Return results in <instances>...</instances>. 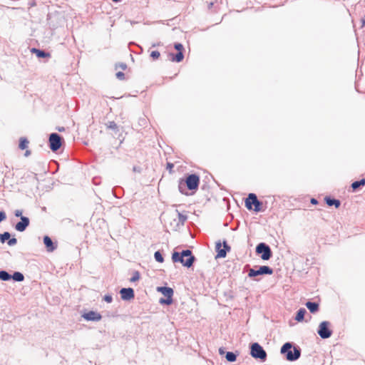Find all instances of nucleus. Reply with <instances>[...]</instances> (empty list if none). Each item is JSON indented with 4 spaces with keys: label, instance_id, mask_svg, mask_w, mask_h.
<instances>
[{
    "label": "nucleus",
    "instance_id": "4468645a",
    "mask_svg": "<svg viewBox=\"0 0 365 365\" xmlns=\"http://www.w3.org/2000/svg\"><path fill=\"white\" fill-rule=\"evenodd\" d=\"M43 243H44L48 252H53L56 248V246L54 245L52 240L48 236H44Z\"/></svg>",
    "mask_w": 365,
    "mask_h": 365
},
{
    "label": "nucleus",
    "instance_id": "58836bf2",
    "mask_svg": "<svg viewBox=\"0 0 365 365\" xmlns=\"http://www.w3.org/2000/svg\"><path fill=\"white\" fill-rule=\"evenodd\" d=\"M124 76H125L124 73H123L121 71H119V72L116 73V77H117V78H118L120 80L124 79Z\"/></svg>",
    "mask_w": 365,
    "mask_h": 365
},
{
    "label": "nucleus",
    "instance_id": "7c9ffc66",
    "mask_svg": "<svg viewBox=\"0 0 365 365\" xmlns=\"http://www.w3.org/2000/svg\"><path fill=\"white\" fill-rule=\"evenodd\" d=\"M108 128L118 131V125L114 121H109L107 124Z\"/></svg>",
    "mask_w": 365,
    "mask_h": 365
},
{
    "label": "nucleus",
    "instance_id": "473e14b6",
    "mask_svg": "<svg viewBox=\"0 0 365 365\" xmlns=\"http://www.w3.org/2000/svg\"><path fill=\"white\" fill-rule=\"evenodd\" d=\"M17 243V240L15 237L9 238L7 241V244L9 246H14Z\"/></svg>",
    "mask_w": 365,
    "mask_h": 365
},
{
    "label": "nucleus",
    "instance_id": "72a5a7b5",
    "mask_svg": "<svg viewBox=\"0 0 365 365\" xmlns=\"http://www.w3.org/2000/svg\"><path fill=\"white\" fill-rule=\"evenodd\" d=\"M174 48L178 51V52L182 51L183 50V46L180 43H175Z\"/></svg>",
    "mask_w": 365,
    "mask_h": 365
},
{
    "label": "nucleus",
    "instance_id": "4be33fe9",
    "mask_svg": "<svg viewBox=\"0 0 365 365\" xmlns=\"http://www.w3.org/2000/svg\"><path fill=\"white\" fill-rule=\"evenodd\" d=\"M172 61L175 62H181L183 60L184 55L182 51L178 52L175 55L171 53Z\"/></svg>",
    "mask_w": 365,
    "mask_h": 365
},
{
    "label": "nucleus",
    "instance_id": "a18cd8bd",
    "mask_svg": "<svg viewBox=\"0 0 365 365\" xmlns=\"http://www.w3.org/2000/svg\"><path fill=\"white\" fill-rule=\"evenodd\" d=\"M219 353H220V354H221V355H222V354H223L225 353V351H224V350H223V349H222V348H220V349H219Z\"/></svg>",
    "mask_w": 365,
    "mask_h": 365
},
{
    "label": "nucleus",
    "instance_id": "f704fd0d",
    "mask_svg": "<svg viewBox=\"0 0 365 365\" xmlns=\"http://www.w3.org/2000/svg\"><path fill=\"white\" fill-rule=\"evenodd\" d=\"M160 52L158 51H153L150 53V57H152L153 59H157L160 56Z\"/></svg>",
    "mask_w": 365,
    "mask_h": 365
},
{
    "label": "nucleus",
    "instance_id": "8fccbe9b",
    "mask_svg": "<svg viewBox=\"0 0 365 365\" xmlns=\"http://www.w3.org/2000/svg\"><path fill=\"white\" fill-rule=\"evenodd\" d=\"M212 5H213V3H212V2H211V3L210 4V6H212Z\"/></svg>",
    "mask_w": 365,
    "mask_h": 365
},
{
    "label": "nucleus",
    "instance_id": "0eeeda50",
    "mask_svg": "<svg viewBox=\"0 0 365 365\" xmlns=\"http://www.w3.org/2000/svg\"><path fill=\"white\" fill-rule=\"evenodd\" d=\"M48 141L50 149L53 152L58 150L62 145V138L56 133L50 134Z\"/></svg>",
    "mask_w": 365,
    "mask_h": 365
},
{
    "label": "nucleus",
    "instance_id": "c85d7f7f",
    "mask_svg": "<svg viewBox=\"0 0 365 365\" xmlns=\"http://www.w3.org/2000/svg\"><path fill=\"white\" fill-rule=\"evenodd\" d=\"M155 259L158 262H163L164 259L160 251H156L154 254Z\"/></svg>",
    "mask_w": 365,
    "mask_h": 365
},
{
    "label": "nucleus",
    "instance_id": "37998d69",
    "mask_svg": "<svg viewBox=\"0 0 365 365\" xmlns=\"http://www.w3.org/2000/svg\"><path fill=\"white\" fill-rule=\"evenodd\" d=\"M317 202H317V200L315 198H312L311 203L314 205V204H317Z\"/></svg>",
    "mask_w": 365,
    "mask_h": 365
},
{
    "label": "nucleus",
    "instance_id": "cd10ccee",
    "mask_svg": "<svg viewBox=\"0 0 365 365\" xmlns=\"http://www.w3.org/2000/svg\"><path fill=\"white\" fill-rule=\"evenodd\" d=\"M11 234L9 232H4L2 234H0V242L1 243H4L6 241L10 238Z\"/></svg>",
    "mask_w": 365,
    "mask_h": 365
},
{
    "label": "nucleus",
    "instance_id": "c9c22d12",
    "mask_svg": "<svg viewBox=\"0 0 365 365\" xmlns=\"http://www.w3.org/2000/svg\"><path fill=\"white\" fill-rule=\"evenodd\" d=\"M103 299L108 303H111L113 302V297L110 294H106Z\"/></svg>",
    "mask_w": 365,
    "mask_h": 365
},
{
    "label": "nucleus",
    "instance_id": "c03bdc74",
    "mask_svg": "<svg viewBox=\"0 0 365 365\" xmlns=\"http://www.w3.org/2000/svg\"><path fill=\"white\" fill-rule=\"evenodd\" d=\"M126 67H127L126 64H125V63H121L120 64V68L122 69L125 70L126 68Z\"/></svg>",
    "mask_w": 365,
    "mask_h": 365
},
{
    "label": "nucleus",
    "instance_id": "f8f14e48",
    "mask_svg": "<svg viewBox=\"0 0 365 365\" xmlns=\"http://www.w3.org/2000/svg\"><path fill=\"white\" fill-rule=\"evenodd\" d=\"M82 317L86 321L92 322H98L102 318L101 314L94 311H89L88 312L84 313Z\"/></svg>",
    "mask_w": 365,
    "mask_h": 365
},
{
    "label": "nucleus",
    "instance_id": "9b49d317",
    "mask_svg": "<svg viewBox=\"0 0 365 365\" xmlns=\"http://www.w3.org/2000/svg\"><path fill=\"white\" fill-rule=\"evenodd\" d=\"M121 299L125 301H129L135 297V293L133 288H122L120 290Z\"/></svg>",
    "mask_w": 365,
    "mask_h": 365
},
{
    "label": "nucleus",
    "instance_id": "412c9836",
    "mask_svg": "<svg viewBox=\"0 0 365 365\" xmlns=\"http://www.w3.org/2000/svg\"><path fill=\"white\" fill-rule=\"evenodd\" d=\"M252 197L255 200V203L252 204V205L255 206L254 210L255 212H259L261 210V206H262V203L257 199V195H251L250 198Z\"/></svg>",
    "mask_w": 365,
    "mask_h": 365
},
{
    "label": "nucleus",
    "instance_id": "09e8293b",
    "mask_svg": "<svg viewBox=\"0 0 365 365\" xmlns=\"http://www.w3.org/2000/svg\"><path fill=\"white\" fill-rule=\"evenodd\" d=\"M64 130V128H58V131L61 132Z\"/></svg>",
    "mask_w": 365,
    "mask_h": 365
},
{
    "label": "nucleus",
    "instance_id": "f257e3e1",
    "mask_svg": "<svg viewBox=\"0 0 365 365\" xmlns=\"http://www.w3.org/2000/svg\"><path fill=\"white\" fill-rule=\"evenodd\" d=\"M199 184V176L196 174H190L185 180L180 179L179 180L178 190L182 194L187 195V189L190 190H197Z\"/></svg>",
    "mask_w": 365,
    "mask_h": 365
},
{
    "label": "nucleus",
    "instance_id": "ddd939ff",
    "mask_svg": "<svg viewBox=\"0 0 365 365\" xmlns=\"http://www.w3.org/2000/svg\"><path fill=\"white\" fill-rule=\"evenodd\" d=\"M30 224L29 218L27 217H21V221L15 225V229L18 232H24Z\"/></svg>",
    "mask_w": 365,
    "mask_h": 365
},
{
    "label": "nucleus",
    "instance_id": "c756f323",
    "mask_svg": "<svg viewBox=\"0 0 365 365\" xmlns=\"http://www.w3.org/2000/svg\"><path fill=\"white\" fill-rule=\"evenodd\" d=\"M140 279V274L138 271L133 272L132 277L130 279V282H135Z\"/></svg>",
    "mask_w": 365,
    "mask_h": 365
},
{
    "label": "nucleus",
    "instance_id": "393cba45",
    "mask_svg": "<svg viewBox=\"0 0 365 365\" xmlns=\"http://www.w3.org/2000/svg\"><path fill=\"white\" fill-rule=\"evenodd\" d=\"M11 279L16 282H22L24 279V276L19 272H14V274H11Z\"/></svg>",
    "mask_w": 365,
    "mask_h": 365
},
{
    "label": "nucleus",
    "instance_id": "7ed1b4c3",
    "mask_svg": "<svg viewBox=\"0 0 365 365\" xmlns=\"http://www.w3.org/2000/svg\"><path fill=\"white\" fill-rule=\"evenodd\" d=\"M281 354H284L286 359L289 361L297 360L301 356V349L297 346H293L290 342H286L281 347Z\"/></svg>",
    "mask_w": 365,
    "mask_h": 365
},
{
    "label": "nucleus",
    "instance_id": "1a4fd4ad",
    "mask_svg": "<svg viewBox=\"0 0 365 365\" xmlns=\"http://www.w3.org/2000/svg\"><path fill=\"white\" fill-rule=\"evenodd\" d=\"M216 251L217 252L216 258H224L227 255V252L230 251V247L227 245L226 241L223 242V248L220 242L216 243Z\"/></svg>",
    "mask_w": 365,
    "mask_h": 365
},
{
    "label": "nucleus",
    "instance_id": "3c124183",
    "mask_svg": "<svg viewBox=\"0 0 365 365\" xmlns=\"http://www.w3.org/2000/svg\"><path fill=\"white\" fill-rule=\"evenodd\" d=\"M114 2H118L120 0H113Z\"/></svg>",
    "mask_w": 365,
    "mask_h": 365
},
{
    "label": "nucleus",
    "instance_id": "423d86ee",
    "mask_svg": "<svg viewBox=\"0 0 365 365\" xmlns=\"http://www.w3.org/2000/svg\"><path fill=\"white\" fill-rule=\"evenodd\" d=\"M330 327L331 323L328 321H323L319 324L317 334L322 339H328L332 335Z\"/></svg>",
    "mask_w": 365,
    "mask_h": 365
},
{
    "label": "nucleus",
    "instance_id": "aec40b11",
    "mask_svg": "<svg viewBox=\"0 0 365 365\" xmlns=\"http://www.w3.org/2000/svg\"><path fill=\"white\" fill-rule=\"evenodd\" d=\"M307 311L304 308H300L297 312L295 317V320L297 322H302L304 320V315Z\"/></svg>",
    "mask_w": 365,
    "mask_h": 365
},
{
    "label": "nucleus",
    "instance_id": "2eb2a0df",
    "mask_svg": "<svg viewBox=\"0 0 365 365\" xmlns=\"http://www.w3.org/2000/svg\"><path fill=\"white\" fill-rule=\"evenodd\" d=\"M158 290L165 297L170 298L173 297V290L172 288L168 287H160Z\"/></svg>",
    "mask_w": 365,
    "mask_h": 365
},
{
    "label": "nucleus",
    "instance_id": "e433bc0d",
    "mask_svg": "<svg viewBox=\"0 0 365 365\" xmlns=\"http://www.w3.org/2000/svg\"><path fill=\"white\" fill-rule=\"evenodd\" d=\"M22 213H23V211L21 210H16L14 211V215L17 217H20V219L21 218V217H24L22 215Z\"/></svg>",
    "mask_w": 365,
    "mask_h": 365
},
{
    "label": "nucleus",
    "instance_id": "a878e982",
    "mask_svg": "<svg viewBox=\"0 0 365 365\" xmlns=\"http://www.w3.org/2000/svg\"><path fill=\"white\" fill-rule=\"evenodd\" d=\"M0 279L2 281H9L11 279V274L5 270L0 271Z\"/></svg>",
    "mask_w": 365,
    "mask_h": 365
},
{
    "label": "nucleus",
    "instance_id": "ea45409f",
    "mask_svg": "<svg viewBox=\"0 0 365 365\" xmlns=\"http://www.w3.org/2000/svg\"><path fill=\"white\" fill-rule=\"evenodd\" d=\"M6 218V213L4 211H0V222Z\"/></svg>",
    "mask_w": 365,
    "mask_h": 365
},
{
    "label": "nucleus",
    "instance_id": "f3484780",
    "mask_svg": "<svg viewBox=\"0 0 365 365\" xmlns=\"http://www.w3.org/2000/svg\"><path fill=\"white\" fill-rule=\"evenodd\" d=\"M326 203L329 206H334L336 208L339 207L341 205V202L339 200L331 198L330 197H326L324 198Z\"/></svg>",
    "mask_w": 365,
    "mask_h": 365
},
{
    "label": "nucleus",
    "instance_id": "b1692460",
    "mask_svg": "<svg viewBox=\"0 0 365 365\" xmlns=\"http://www.w3.org/2000/svg\"><path fill=\"white\" fill-rule=\"evenodd\" d=\"M365 185V179L363 178L360 180L354 181L351 184V188L353 190H356L358 188H359L361 186H364Z\"/></svg>",
    "mask_w": 365,
    "mask_h": 365
},
{
    "label": "nucleus",
    "instance_id": "6e6552de",
    "mask_svg": "<svg viewBox=\"0 0 365 365\" xmlns=\"http://www.w3.org/2000/svg\"><path fill=\"white\" fill-rule=\"evenodd\" d=\"M273 273V269L269 266H260L258 269H250L248 272V277L250 278H254L259 275L262 274H272Z\"/></svg>",
    "mask_w": 365,
    "mask_h": 365
},
{
    "label": "nucleus",
    "instance_id": "20e7f679",
    "mask_svg": "<svg viewBox=\"0 0 365 365\" xmlns=\"http://www.w3.org/2000/svg\"><path fill=\"white\" fill-rule=\"evenodd\" d=\"M250 355L256 359L262 361L267 360V354L263 347L257 342L252 343L250 345Z\"/></svg>",
    "mask_w": 365,
    "mask_h": 365
},
{
    "label": "nucleus",
    "instance_id": "49530a36",
    "mask_svg": "<svg viewBox=\"0 0 365 365\" xmlns=\"http://www.w3.org/2000/svg\"><path fill=\"white\" fill-rule=\"evenodd\" d=\"M30 153H31L30 150H26L25 155L29 156L30 155Z\"/></svg>",
    "mask_w": 365,
    "mask_h": 365
},
{
    "label": "nucleus",
    "instance_id": "dca6fc26",
    "mask_svg": "<svg viewBox=\"0 0 365 365\" xmlns=\"http://www.w3.org/2000/svg\"><path fill=\"white\" fill-rule=\"evenodd\" d=\"M305 305L311 313L314 314L319 311V305L317 302H307Z\"/></svg>",
    "mask_w": 365,
    "mask_h": 365
},
{
    "label": "nucleus",
    "instance_id": "5701e85b",
    "mask_svg": "<svg viewBox=\"0 0 365 365\" xmlns=\"http://www.w3.org/2000/svg\"><path fill=\"white\" fill-rule=\"evenodd\" d=\"M237 354L232 352V351H227L225 354V359L229 362H234L237 359Z\"/></svg>",
    "mask_w": 365,
    "mask_h": 365
},
{
    "label": "nucleus",
    "instance_id": "de8ad7c7",
    "mask_svg": "<svg viewBox=\"0 0 365 365\" xmlns=\"http://www.w3.org/2000/svg\"><path fill=\"white\" fill-rule=\"evenodd\" d=\"M173 167V165L172 163H168V168L171 169Z\"/></svg>",
    "mask_w": 365,
    "mask_h": 365
},
{
    "label": "nucleus",
    "instance_id": "bb28decb",
    "mask_svg": "<svg viewBox=\"0 0 365 365\" xmlns=\"http://www.w3.org/2000/svg\"><path fill=\"white\" fill-rule=\"evenodd\" d=\"M29 142L25 138H21L19 141V147L21 150H24L28 147Z\"/></svg>",
    "mask_w": 365,
    "mask_h": 365
},
{
    "label": "nucleus",
    "instance_id": "9d476101",
    "mask_svg": "<svg viewBox=\"0 0 365 365\" xmlns=\"http://www.w3.org/2000/svg\"><path fill=\"white\" fill-rule=\"evenodd\" d=\"M178 215V219L174 218V222L175 223L173 226V230L177 231L181 227H182L187 219L186 215L180 212L178 210H175Z\"/></svg>",
    "mask_w": 365,
    "mask_h": 365
},
{
    "label": "nucleus",
    "instance_id": "79ce46f5",
    "mask_svg": "<svg viewBox=\"0 0 365 365\" xmlns=\"http://www.w3.org/2000/svg\"><path fill=\"white\" fill-rule=\"evenodd\" d=\"M175 224V223L174 222V218H173V220L170 222V227L173 230V226Z\"/></svg>",
    "mask_w": 365,
    "mask_h": 365
},
{
    "label": "nucleus",
    "instance_id": "6ab92c4d",
    "mask_svg": "<svg viewBox=\"0 0 365 365\" xmlns=\"http://www.w3.org/2000/svg\"><path fill=\"white\" fill-rule=\"evenodd\" d=\"M251 195H256L255 193H250L248 195V197L245 200V206L250 210H252V204L255 203L253 197L250 198Z\"/></svg>",
    "mask_w": 365,
    "mask_h": 365
},
{
    "label": "nucleus",
    "instance_id": "a19ab883",
    "mask_svg": "<svg viewBox=\"0 0 365 365\" xmlns=\"http://www.w3.org/2000/svg\"><path fill=\"white\" fill-rule=\"evenodd\" d=\"M361 26L362 27L364 26H365V16L361 18Z\"/></svg>",
    "mask_w": 365,
    "mask_h": 365
},
{
    "label": "nucleus",
    "instance_id": "2f4dec72",
    "mask_svg": "<svg viewBox=\"0 0 365 365\" xmlns=\"http://www.w3.org/2000/svg\"><path fill=\"white\" fill-rule=\"evenodd\" d=\"M173 302V298L170 297V298H168V297H166V299H160V304H171Z\"/></svg>",
    "mask_w": 365,
    "mask_h": 365
},
{
    "label": "nucleus",
    "instance_id": "a211bd4d",
    "mask_svg": "<svg viewBox=\"0 0 365 365\" xmlns=\"http://www.w3.org/2000/svg\"><path fill=\"white\" fill-rule=\"evenodd\" d=\"M31 52L35 53L38 58H46L50 56L48 53L45 52L43 50H40L36 48L31 49Z\"/></svg>",
    "mask_w": 365,
    "mask_h": 365
},
{
    "label": "nucleus",
    "instance_id": "f03ea898",
    "mask_svg": "<svg viewBox=\"0 0 365 365\" xmlns=\"http://www.w3.org/2000/svg\"><path fill=\"white\" fill-rule=\"evenodd\" d=\"M172 259L174 262H180L183 266L189 268L192 266L195 257L190 250H184L181 252H174Z\"/></svg>",
    "mask_w": 365,
    "mask_h": 365
},
{
    "label": "nucleus",
    "instance_id": "39448f33",
    "mask_svg": "<svg viewBox=\"0 0 365 365\" xmlns=\"http://www.w3.org/2000/svg\"><path fill=\"white\" fill-rule=\"evenodd\" d=\"M256 253L261 255L263 260H269L272 256L271 248L264 242H260L257 245Z\"/></svg>",
    "mask_w": 365,
    "mask_h": 365
},
{
    "label": "nucleus",
    "instance_id": "4c0bfd02",
    "mask_svg": "<svg viewBox=\"0 0 365 365\" xmlns=\"http://www.w3.org/2000/svg\"><path fill=\"white\" fill-rule=\"evenodd\" d=\"M36 6V2L35 0H30V1H29V2H28V7H29V9H31V8H32L34 6Z\"/></svg>",
    "mask_w": 365,
    "mask_h": 365
}]
</instances>
